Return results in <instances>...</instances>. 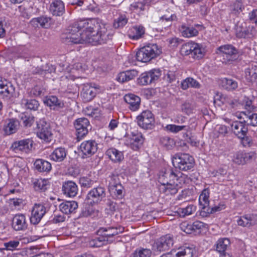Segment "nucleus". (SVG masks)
I'll list each match as a JSON object with an SVG mask.
<instances>
[{
	"mask_svg": "<svg viewBox=\"0 0 257 257\" xmlns=\"http://www.w3.org/2000/svg\"><path fill=\"white\" fill-rule=\"evenodd\" d=\"M61 37L67 44L88 43L92 45L105 44L110 39L107 29L103 27L101 28L98 35H93L92 37H89L88 33H84L78 22L70 26Z\"/></svg>",
	"mask_w": 257,
	"mask_h": 257,
	"instance_id": "obj_1",
	"label": "nucleus"
},
{
	"mask_svg": "<svg viewBox=\"0 0 257 257\" xmlns=\"http://www.w3.org/2000/svg\"><path fill=\"white\" fill-rule=\"evenodd\" d=\"M162 53L160 48L156 44H149L141 48L136 54L138 61L148 62Z\"/></svg>",
	"mask_w": 257,
	"mask_h": 257,
	"instance_id": "obj_2",
	"label": "nucleus"
},
{
	"mask_svg": "<svg viewBox=\"0 0 257 257\" xmlns=\"http://www.w3.org/2000/svg\"><path fill=\"white\" fill-rule=\"evenodd\" d=\"M174 167L180 170L187 171L193 168L195 164L193 158L188 154L178 153L172 158Z\"/></svg>",
	"mask_w": 257,
	"mask_h": 257,
	"instance_id": "obj_3",
	"label": "nucleus"
},
{
	"mask_svg": "<svg viewBox=\"0 0 257 257\" xmlns=\"http://www.w3.org/2000/svg\"><path fill=\"white\" fill-rule=\"evenodd\" d=\"M182 55H189L194 59H199L205 55V50L201 44L191 41L183 44L180 49Z\"/></svg>",
	"mask_w": 257,
	"mask_h": 257,
	"instance_id": "obj_4",
	"label": "nucleus"
},
{
	"mask_svg": "<svg viewBox=\"0 0 257 257\" xmlns=\"http://www.w3.org/2000/svg\"><path fill=\"white\" fill-rule=\"evenodd\" d=\"M78 23L84 33H88L89 37H92L93 35H98L102 27L106 29L104 25L100 24L99 20L97 19H89L80 21Z\"/></svg>",
	"mask_w": 257,
	"mask_h": 257,
	"instance_id": "obj_5",
	"label": "nucleus"
},
{
	"mask_svg": "<svg viewBox=\"0 0 257 257\" xmlns=\"http://www.w3.org/2000/svg\"><path fill=\"white\" fill-rule=\"evenodd\" d=\"M216 53L222 58L223 63H228L237 59L238 50L233 46L227 44L219 47Z\"/></svg>",
	"mask_w": 257,
	"mask_h": 257,
	"instance_id": "obj_6",
	"label": "nucleus"
},
{
	"mask_svg": "<svg viewBox=\"0 0 257 257\" xmlns=\"http://www.w3.org/2000/svg\"><path fill=\"white\" fill-rule=\"evenodd\" d=\"M180 178L185 179V176L180 172L177 173L172 169H165L159 172L158 181L162 185L176 182Z\"/></svg>",
	"mask_w": 257,
	"mask_h": 257,
	"instance_id": "obj_7",
	"label": "nucleus"
},
{
	"mask_svg": "<svg viewBox=\"0 0 257 257\" xmlns=\"http://www.w3.org/2000/svg\"><path fill=\"white\" fill-rule=\"evenodd\" d=\"M161 75L159 69H153L141 74L137 79V83L140 85H147L155 82Z\"/></svg>",
	"mask_w": 257,
	"mask_h": 257,
	"instance_id": "obj_8",
	"label": "nucleus"
},
{
	"mask_svg": "<svg viewBox=\"0 0 257 257\" xmlns=\"http://www.w3.org/2000/svg\"><path fill=\"white\" fill-rule=\"evenodd\" d=\"M137 120L138 124L144 129H152L154 126V116L152 112L149 110H146L142 112L137 117Z\"/></svg>",
	"mask_w": 257,
	"mask_h": 257,
	"instance_id": "obj_9",
	"label": "nucleus"
},
{
	"mask_svg": "<svg viewBox=\"0 0 257 257\" xmlns=\"http://www.w3.org/2000/svg\"><path fill=\"white\" fill-rule=\"evenodd\" d=\"M34 142L31 139H26L13 142L10 149L16 153H30L32 150Z\"/></svg>",
	"mask_w": 257,
	"mask_h": 257,
	"instance_id": "obj_10",
	"label": "nucleus"
},
{
	"mask_svg": "<svg viewBox=\"0 0 257 257\" xmlns=\"http://www.w3.org/2000/svg\"><path fill=\"white\" fill-rule=\"evenodd\" d=\"M106 197L105 189L101 186H98L90 190L86 196L88 203L98 204L103 200Z\"/></svg>",
	"mask_w": 257,
	"mask_h": 257,
	"instance_id": "obj_11",
	"label": "nucleus"
},
{
	"mask_svg": "<svg viewBox=\"0 0 257 257\" xmlns=\"http://www.w3.org/2000/svg\"><path fill=\"white\" fill-rule=\"evenodd\" d=\"M37 125L38 137L46 142H50L53 138L50 124L44 119H40Z\"/></svg>",
	"mask_w": 257,
	"mask_h": 257,
	"instance_id": "obj_12",
	"label": "nucleus"
},
{
	"mask_svg": "<svg viewBox=\"0 0 257 257\" xmlns=\"http://www.w3.org/2000/svg\"><path fill=\"white\" fill-rule=\"evenodd\" d=\"M256 158L254 152H244L239 151L236 152L232 157V162L237 165H243L255 160Z\"/></svg>",
	"mask_w": 257,
	"mask_h": 257,
	"instance_id": "obj_13",
	"label": "nucleus"
},
{
	"mask_svg": "<svg viewBox=\"0 0 257 257\" xmlns=\"http://www.w3.org/2000/svg\"><path fill=\"white\" fill-rule=\"evenodd\" d=\"M174 244L173 236L167 234L157 239L153 245V249L156 251L162 252L169 250Z\"/></svg>",
	"mask_w": 257,
	"mask_h": 257,
	"instance_id": "obj_14",
	"label": "nucleus"
},
{
	"mask_svg": "<svg viewBox=\"0 0 257 257\" xmlns=\"http://www.w3.org/2000/svg\"><path fill=\"white\" fill-rule=\"evenodd\" d=\"M74 125L76 129L77 141H79L88 134L89 121L87 118L81 117L76 119L74 122Z\"/></svg>",
	"mask_w": 257,
	"mask_h": 257,
	"instance_id": "obj_15",
	"label": "nucleus"
},
{
	"mask_svg": "<svg viewBox=\"0 0 257 257\" xmlns=\"http://www.w3.org/2000/svg\"><path fill=\"white\" fill-rule=\"evenodd\" d=\"M144 141V138L142 133L135 131L128 136L126 140V144L133 150L137 151L141 147Z\"/></svg>",
	"mask_w": 257,
	"mask_h": 257,
	"instance_id": "obj_16",
	"label": "nucleus"
},
{
	"mask_svg": "<svg viewBox=\"0 0 257 257\" xmlns=\"http://www.w3.org/2000/svg\"><path fill=\"white\" fill-rule=\"evenodd\" d=\"M184 183H185L184 178L178 179L176 182L161 185L160 190L161 192L167 195H174L178 192L179 188H181L182 185Z\"/></svg>",
	"mask_w": 257,
	"mask_h": 257,
	"instance_id": "obj_17",
	"label": "nucleus"
},
{
	"mask_svg": "<svg viewBox=\"0 0 257 257\" xmlns=\"http://www.w3.org/2000/svg\"><path fill=\"white\" fill-rule=\"evenodd\" d=\"M99 91V87L86 84L83 85L81 96L83 101L87 102L91 101Z\"/></svg>",
	"mask_w": 257,
	"mask_h": 257,
	"instance_id": "obj_18",
	"label": "nucleus"
},
{
	"mask_svg": "<svg viewBox=\"0 0 257 257\" xmlns=\"http://www.w3.org/2000/svg\"><path fill=\"white\" fill-rule=\"evenodd\" d=\"M83 158H86L93 155L97 150V144L95 141L89 140L83 142L79 147Z\"/></svg>",
	"mask_w": 257,
	"mask_h": 257,
	"instance_id": "obj_19",
	"label": "nucleus"
},
{
	"mask_svg": "<svg viewBox=\"0 0 257 257\" xmlns=\"http://www.w3.org/2000/svg\"><path fill=\"white\" fill-rule=\"evenodd\" d=\"M230 244V240L227 238H220L217 241L216 250L219 257H232L229 250Z\"/></svg>",
	"mask_w": 257,
	"mask_h": 257,
	"instance_id": "obj_20",
	"label": "nucleus"
},
{
	"mask_svg": "<svg viewBox=\"0 0 257 257\" xmlns=\"http://www.w3.org/2000/svg\"><path fill=\"white\" fill-rule=\"evenodd\" d=\"M46 208L42 204H35L32 211L30 221L33 224L40 222L43 217L46 213Z\"/></svg>",
	"mask_w": 257,
	"mask_h": 257,
	"instance_id": "obj_21",
	"label": "nucleus"
},
{
	"mask_svg": "<svg viewBox=\"0 0 257 257\" xmlns=\"http://www.w3.org/2000/svg\"><path fill=\"white\" fill-rule=\"evenodd\" d=\"M123 99L127 104V107L131 110L136 111L139 109L141 105V98L138 96L128 93L124 96Z\"/></svg>",
	"mask_w": 257,
	"mask_h": 257,
	"instance_id": "obj_22",
	"label": "nucleus"
},
{
	"mask_svg": "<svg viewBox=\"0 0 257 257\" xmlns=\"http://www.w3.org/2000/svg\"><path fill=\"white\" fill-rule=\"evenodd\" d=\"M78 187L76 184L72 181H65L63 183L62 191L67 197H73L78 193Z\"/></svg>",
	"mask_w": 257,
	"mask_h": 257,
	"instance_id": "obj_23",
	"label": "nucleus"
},
{
	"mask_svg": "<svg viewBox=\"0 0 257 257\" xmlns=\"http://www.w3.org/2000/svg\"><path fill=\"white\" fill-rule=\"evenodd\" d=\"M12 227L16 231L24 230L27 227L26 217L23 214H16L12 220Z\"/></svg>",
	"mask_w": 257,
	"mask_h": 257,
	"instance_id": "obj_24",
	"label": "nucleus"
},
{
	"mask_svg": "<svg viewBox=\"0 0 257 257\" xmlns=\"http://www.w3.org/2000/svg\"><path fill=\"white\" fill-rule=\"evenodd\" d=\"M123 230L124 228L121 226L107 228L102 227L98 230V233L100 235L104 237L105 238L107 239V241H108L109 237L115 236L119 233H121Z\"/></svg>",
	"mask_w": 257,
	"mask_h": 257,
	"instance_id": "obj_25",
	"label": "nucleus"
},
{
	"mask_svg": "<svg viewBox=\"0 0 257 257\" xmlns=\"http://www.w3.org/2000/svg\"><path fill=\"white\" fill-rule=\"evenodd\" d=\"M231 127L234 134L239 138H242L245 137L248 131L246 125L241 121H235L233 122Z\"/></svg>",
	"mask_w": 257,
	"mask_h": 257,
	"instance_id": "obj_26",
	"label": "nucleus"
},
{
	"mask_svg": "<svg viewBox=\"0 0 257 257\" xmlns=\"http://www.w3.org/2000/svg\"><path fill=\"white\" fill-rule=\"evenodd\" d=\"M181 35L185 38L195 37L198 34V31L191 25L183 24L179 28Z\"/></svg>",
	"mask_w": 257,
	"mask_h": 257,
	"instance_id": "obj_27",
	"label": "nucleus"
},
{
	"mask_svg": "<svg viewBox=\"0 0 257 257\" xmlns=\"http://www.w3.org/2000/svg\"><path fill=\"white\" fill-rule=\"evenodd\" d=\"M15 92V87L10 83L6 81H0V96L5 97H10Z\"/></svg>",
	"mask_w": 257,
	"mask_h": 257,
	"instance_id": "obj_28",
	"label": "nucleus"
},
{
	"mask_svg": "<svg viewBox=\"0 0 257 257\" xmlns=\"http://www.w3.org/2000/svg\"><path fill=\"white\" fill-rule=\"evenodd\" d=\"M50 11L54 16H62L65 12L63 2L61 0L54 1L50 5Z\"/></svg>",
	"mask_w": 257,
	"mask_h": 257,
	"instance_id": "obj_29",
	"label": "nucleus"
},
{
	"mask_svg": "<svg viewBox=\"0 0 257 257\" xmlns=\"http://www.w3.org/2000/svg\"><path fill=\"white\" fill-rule=\"evenodd\" d=\"M78 208V204L76 201H65L59 205L60 210L63 213L69 214L75 212Z\"/></svg>",
	"mask_w": 257,
	"mask_h": 257,
	"instance_id": "obj_30",
	"label": "nucleus"
},
{
	"mask_svg": "<svg viewBox=\"0 0 257 257\" xmlns=\"http://www.w3.org/2000/svg\"><path fill=\"white\" fill-rule=\"evenodd\" d=\"M67 154V150L63 147H58L55 149L50 155L51 160L55 162H62L66 157Z\"/></svg>",
	"mask_w": 257,
	"mask_h": 257,
	"instance_id": "obj_31",
	"label": "nucleus"
},
{
	"mask_svg": "<svg viewBox=\"0 0 257 257\" xmlns=\"http://www.w3.org/2000/svg\"><path fill=\"white\" fill-rule=\"evenodd\" d=\"M105 154L114 163H119L124 158L123 153L114 148L108 149Z\"/></svg>",
	"mask_w": 257,
	"mask_h": 257,
	"instance_id": "obj_32",
	"label": "nucleus"
},
{
	"mask_svg": "<svg viewBox=\"0 0 257 257\" xmlns=\"http://www.w3.org/2000/svg\"><path fill=\"white\" fill-rule=\"evenodd\" d=\"M138 75V71L136 70H130L119 73L117 77V80L123 83L134 79Z\"/></svg>",
	"mask_w": 257,
	"mask_h": 257,
	"instance_id": "obj_33",
	"label": "nucleus"
},
{
	"mask_svg": "<svg viewBox=\"0 0 257 257\" xmlns=\"http://www.w3.org/2000/svg\"><path fill=\"white\" fill-rule=\"evenodd\" d=\"M196 251L193 246H184L178 249L175 257H194Z\"/></svg>",
	"mask_w": 257,
	"mask_h": 257,
	"instance_id": "obj_34",
	"label": "nucleus"
},
{
	"mask_svg": "<svg viewBox=\"0 0 257 257\" xmlns=\"http://www.w3.org/2000/svg\"><path fill=\"white\" fill-rule=\"evenodd\" d=\"M101 212L98 209L90 206L86 207L82 211L81 216L84 217H90L92 218H98L101 216Z\"/></svg>",
	"mask_w": 257,
	"mask_h": 257,
	"instance_id": "obj_35",
	"label": "nucleus"
},
{
	"mask_svg": "<svg viewBox=\"0 0 257 257\" xmlns=\"http://www.w3.org/2000/svg\"><path fill=\"white\" fill-rule=\"evenodd\" d=\"M44 103L53 109L62 108L64 103L55 96H50L46 98Z\"/></svg>",
	"mask_w": 257,
	"mask_h": 257,
	"instance_id": "obj_36",
	"label": "nucleus"
},
{
	"mask_svg": "<svg viewBox=\"0 0 257 257\" xmlns=\"http://www.w3.org/2000/svg\"><path fill=\"white\" fill-rule=\"evenodd\" d=\"M35 169L39 172H49L51 170V164L43 159H37L34 163Z\"/></svg>",
	"mask_w": 257,
	"mask_h": 257,
	"instance_id": "obj_37",
	"label": "nucleus"
},
{
	"mask_svg": "<svg viewBox=\"0 0 257 257\" xmlns=\"http://www.w3.org/2000/svg\"><path fill=\"white\" fill-rule=\"evenodd\" d=\"M23 252L27 257H53L52 254L40 251L37 248L34 247L27 248Z\"/></svg>",
	"mask_w": 257,
	"mask_h": 257,
	"instance_id": "obj_38",
	"label": "nucleus"
},
{
	"mask_svg": "<svg viewBox=\"0 0 257 257\" xmlns=\"http://www.w3.org/2000/svg\"><path fill=\"white\" fill-rule=\"evenodd\" d=\"M220 100L231 108H237L241 105L238 99L227 95H221Z\"/></svg>",
	"mask_w": 257,
	"mask_h": 257,
	"instance_id": "obj_39",
	"label": "nucleus"
},
{
	"mask_svg": "<svg viewBox=\"0 0 257 257\" xmlns=\"http://www.w3.org/2000/svg\"><path fill=\"white\" fill-rule=\"evenodd\" d=\"M145 32V28L142 26L134 27L129 32V37L133 40H138L142 38Z\"/></svg>",
	"mask_w": 257,
	"mask_h": 257,
	"instance_id": "obj_40",
	"label": "nucleus"
},
{
	"mask_svg": "<svg viewBox=\"0 0 257 257\" xmlns=\"http://www.w3.org/2000/svg\"><path fill=\"white\" fill-rule=\"evenodd\" d=\"M245 77L248 82H253L257 79V66H251L245 70Z\"/></svg>",
	"mask_w": 257,
	"mask_h": 257,
	"instance_id": "obj_41",
	"label": "nucleus"
},
{
	"mask_svg": "<svg viewBox=\"0 0 257 257\" xmlns=\"http://www.w3.org/2000/svg\"><path fill=\"white\" fill-rule=\"evenodd\" d=\"M190 87L198 89L200 88L201 85L194 78L188 77L181 82V88L183 90H186Z\"/></svg>",
	"mask_w": 257,
	"mask_h": 257,
	"instance_id": "obj_42",
	"label": "nucleus"
},
{
	"mask_svg": "<svg viewBox=\"0 0 257 257\" xmlns=\"http://www.w3.org/2000/svg\"><path fill=\"white\" fill-rule=\"evenodd\" d=\"M221 85L222 87L228 91L235 90L238 87V83L236 81L226 78L221 79Z\"/></svg>",
	"mask_w": 257,
	"mask_h": 257,
	"instance_id": "obj_43",
	"label": "nucleus"
},
{
	"mask_svg": "<svg viewBox=\"0 0 257 257\" xmlns=\"http://www.w3.org/2000/svg\"><path fill=\"white\" fill-rule=\"evenodd\" d=\"M21 104L26 108L36 110L39 106V103L38 101L36 99H28L25 98L21 100Z\"/></svg>",
	"mask_w": 257,
	"mask_h": 257,
	"instance_id": "obj_44",
	"label": "nucleus"
},
{
	"mask_svg": "<svg viewBox=\"0 0 257 257\" xmlns=\"http://www.w3.org/2000/svg\"><path fill=\"white\" fill-rule=\"evenodd\" d=\"M229 9L230 15L237 16L242 12L244 7L240 2L235 1L230 5Z\"/></svg>",
	"mask_w": 257,
	"mask_h": 257,
	"instance_id": "obj_45",
	"label": "nucleus"
},
{
	"mask_svg": "<svg viewBox=\"0 0 257 257\" xmlns=\"http://www.w3.org/2000/svg\"><path fill=\"white\" fill-rule=\"evenodd\" d=\"M196 207L193 204H189L184 208H179L177 212L180 217H185V216L190 215L195 212Z\"/></svg>",
	"mask_w": 257,
	"mask_h": 257,
	"instance_id": "obj_46",
	"label": "nucleus"
},
{
	"mask_svg": "<svg viewBox=\"0 0 257 257\" xmlns=\"http://www.w3.org/2000/svg\"><path fill=\"white\" fill-rule=\"evenodd\" d=\"M49 185L48 181L45 179H36L34 182V187L36 191L44 192L46 191Z\"/></svg>",
	"mask_w": 257,
	"mask_h": 257,
	"instance_id": "obj_47",
	"label": "nucleus"
},
{
	"mask_svg": "<svg viewBox=\"0 0 257 257\" xmlns=\"http://www.w3.org/2000/svg\"><path fill=\"white\" fill-rule=\"evenodd\" d=\"M189 126L186 125L167 124L165 130L170 133L176 134L182 131H187Z\"/></svg>",
	"mask_w": 257,
	"mask_h": 257,
	"instance_id": "obj_48",
	"label": "nucleus"
},
{
	"mask_svg": "<svg viewBox=\"0 0 257 257\" xmlns=\"http://www.w3.org/2000/svg\"><path fill=\"white\" fill-rule=\"evenodd\" d=\"M152 251L148 248H139L137 249L132 254V257H150Z\"/></svg>",
	"mask_w": 257,
	"mask_h": 257,
	"instance_id": "obj_49",
	"label": "nucleus"
},
{
	"mask_svg": "<svg viewBox=\"0 0 257 257\" xmlns=\"http://www.w3.org/2000/svg\"><path fill=\"white\" fill-rule=\"evenodd\" d=\"M128 22V19L124 15H120L116 18L113 22V27L115 29L123 27Z\"/></svg>",
	"mask_w": 257,
	"mask_h": 257,
	"instance_id": "obj_50",
	"label": "nucleus"
},
{
	"mask_svg": "<svg viewBox=\"0 0 257 257\" xmlns=\"http://www.w3.org/2000/svg\"><path fill=\"white\" fill-rule=\"evenodd\" d=\"M209 191L208 189H204L199 196V201L200 204L203 205V208H205L209 204Z\"/></svg>",
	"mask_w": 257,
	"mask_h": 257,
	"instance_id": "obj_51",
	"label": "nucleus"
},
{
	"mask_svg": "<svg viewBox=\"0 0 257 257\" xmlns=\"http://www.w3.org/2000/svg\"><path fill=\"white\" fill-rule=\"evenodd\" d=\"M107 242V239L102 235L92 239L89 242V245L91 247H98L104 245Z\"/></svg>",
	"mask_w": 257,
	"mask_h": 257,
	"instance_id": "obj_52",
	"label": "nucleus"
},
{
	"mask_svg": "<svg viewBox=\"0 0 257 257\" xmlns=\"http://www.w3.org/2000/svg\"><path fill=\"white\" fill-rule=\"evenodd\" d=\"M18 125L19 122L17 120L11 119L5 128V131L9 135L15 133L18 129Z\"/></svg>",
	"mask_w": 257,
	"mask_h": 257,
	"instance_id": "obj_53",
	"label": "nucleus"
},
{
	"mask_svg": "<svg viewBox=\"0 0 257 257\" xmlns=\"http://www.w3.org/2000/svg\"><path fill=\"white\" fill-rule=\"evenodd\" d=\"M237 222L238 225L243 227H248L252 224L251 216L249 215H246L240 217L237 220Z\"/></svg>",
	"mask_w": 257,
	"mask_h": 257,
	"instance_id": "obj_54",
	"label": "nucleus"
},
{
	"mask_svg": "<svg viewBox=\"0 0 257 257\" xmlns=\"http://www.w3.org/2000/svg\"><path fill=\"white\" fill-rule=\"evenodd\" d=\"M205 226V223L200 221H195L192 224H187L186 229L184 231L186 233H189L190 230H196L203 228Z\"/></svg>",
	"mask_w": 257,
	"mask_h": 257,
	"instance_id": "obj_55",
	"label": "nucleus"
},
{
	"mask_svg": "<svg viewBox=\"0 0 257 257\" xmlns=\"http://www.w3.org/2000/svg\"><path fill=\"white\" fill-rule=\"evenodd\" d=\"M145 5L142 2H134L131 4L130 10L135 13H141L144 11Z\"/></svg>",
	"mask_w": 257,
	"mask_h": 257,
	"instance_id": "obj_56",
	"label": "nucleus"
},
{
	"mask_svg": "<svg viewBox=\"0 0 257 257\" xmlns=\"http://www.w3.org/2000/svg\"><path fill=\"white\" fill-rule=\"evenodd\" d=\"M243 114L246 116V120H244V122L246 121L248 124L252 126H257V113H251L248 112L246 114L245 112H243Z\"/></svg>",
	"mask_w": 257,
	"mask_h": 257,
	"instance_id": "obj_57",
	"label": "nucleus"
},
{
	"mask_svg": "<svg viewBox=\"0 0 257 257\" xmlns=\"http://www.w3.org/2000/svg\"><path fill=\"white\" fill-rule=\"evenodd\" d=\"M20 245L18 240H13L4 243V246L7 250H14L17 249Z\"/></svg>",
	"mask_w": 257,
	"mask_h": 257,
	"instance_id": "obj_58",
	"label": "nucleus"
},
{
	"mask_svg": "<svg viewBox=\"0 0 257 257\" xmlns=\"http://www.w3.org/2000/svg\"><path fill=\"white\" fill-rule=\"evenodd\" d=\"M108 188H113L115 186L120 184V182L117 175L111 174L108 177Z\"/></svg>",
	"mask_w": 257,
	"mask_h": 257,
	"instance_id": "obj_59",
	"label": "nucleus"
},
{
	"mask_svg": "<svg viewBox=\"0 0 257 257\" xmlns=\"http://www.w3.org/2000/svg\"><path fill=\"white\" fill-rule=\"evenodd\" d=\"M79 183L81 186L86 188L91 187L93 184V181L86 177H81Z\"/></svg>",
	"mask_w": 257,
	"mask_h": 257,
	"instance_id": "obj_60",
	"label": "nucleus"
},
{
	"mask_svg": "<svg viewBox=\"0 0 257 257\" xmlns=\"http://www.w3.org/2000/svg\"><path fill=\"white\" fill-rule=\"evenodd\" d=\"M23 124L26 127L31 126L34 122V117L31 115H26L22 117Z\"/></svg>",
	"mask_w": 257,
	"mask_h": 257,
	"instance_id": "obj_61",
	"label": "nucleus"
},
{
	"mask_svg": "<svg viewBox=\"0 0 257 257\" xmlns=\"http://www.w3.org/2000/svg\"><path fill=\"white\" fill-rule=\"evenodd\" d=\"M225 208V205L222 203H218L217 205H215L214 206L208 207L207 210L209 213H214L216 212L220 211Z\"/></svg>",
	"mask_w": 257,
	"mask_h": 257,
	"instance_id": "obj_62",
	"label": "nucleus"
},
{
	"mask_svg": "<svg viewBox=\"0 0 257 257\" xmlns=\"http://www.w3.org/2000/svg\"><path fill=\"white\" fill-rule=\"evenodd\" d=\"M177 19V16L175 14H172L171 16H168L165 15L160 18V20L163 23L164 21L168 23L167 25H170L172 21H176Z\"/></svg>",
	"mask_w": 257,
	"mask_h": 257,
	"instance_id": "obj_63",
	"label": "nucleus"
},
{
	"mask_svg": "<svg viewBox=\"0 0 257 257\" xmlns=\"http://www.w3.org/2000/svg\"><path fill=\"white\" fill-rule=\"evenodd\" d=\"M40 26L42 27L47 28L50 26L51 18L46 17H39Z\"/></svg>",
	"mask_w": 257,
	"mask_h": 257,
	"instance_id": "obj_64",
	"label": "nucleus"
}]
</instances>
